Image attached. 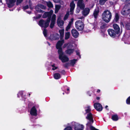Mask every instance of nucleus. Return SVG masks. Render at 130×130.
I'll use <instances>...</instances> for the list:
<instances>
[{
  "label": "nucleus",
  "mask_w": 130,
  "mask_h": 130,
  "mask_svg": "<svg viewBox=\"0 0 130 130\" xmlns=\"http://www.w3.org/2000/svg\"><path fill=\"white\" fill-rule=\"evenodd\" d=\"M68 47H70V46L69 45V46H68Z\"/></svg>",
  "instance_id": "obj_59"
},
{
  "label": "nucleus",
  "mask_w": 130,
  "mask_h": 130,
  "mask_svg": "<svg viewBox=\"0 0 130 130\" xmlns=\"http://www.w3.org/2000/svg\"><path fill=\"white\" fill-rule=\"evenodd\" d=\"M50 19H47L46 21H44L43 20H41L39 22V25L42 27L46 28L49 25Z\"/></svg>",
  "instance_id": "obj_5"
},
{
  "label": "nucleus",
  "mask_w": 130,
  "mask_h": 130,
  "mask_svg": "<svg viewBox=\"0 0 130 130\" xmlns=\"http://www.w3.org/2000/svg\"><path fill=\"white\" fill-rule=\"evenodd\" d=\"M119 19V16L117 14H116L115 15V17L114 19V20L116 22H117L118 21Z\"/></svg>",
  "instance_id": "obj_30"
},
{
  "label": "nucleus",
  "mask_w": 130,
  "mask_h": 130,
  "mask_svg": "<svg viewBox=\"0 0 130 130\" xmlns=\"http://www.w3.org/2000/svg\"><path fill=\"white\" fill-rule=\"evenodd\" d=\"M76 28L78 31H81L84 28V24L83 22L80 20L77 21L75 23Z\"/></svg>",
  "instance_id": "obj_4"
},
{
  "label": "nucleus",
  "mask_w": 130,
  "mask_h": 130,
  "mask_svg": "<svg viewBox=\"0 0 130 130\" xmlns=\"http://www.w3.org/2000/svg\"><path fill=\"white\" fill-rule=\"evenodd\" d=\"M86 118L87 119H88L90 121V122H88L87 124V126H89L90 127V128L91 130H99L91 125V122L92 123L93 122L92 115L91 113H89L87 115Z\"/></svg>",
  "instance_id": "obj_3"
},
{
  "label": "nucleus",
  "mask_w": 130,
  "mask_h": 130,
  "mask_svg": "<svg viewBox=\"0 0 130 130\" xmlns=\"http://www.w3.org/2000/svg\"><path fill=\"white\" fill-rule=\"evenodd\" d=\"M48 17L47 19L49 18L50 19L51 17V14H49L48 12H45L44 13V14L43 15V18H45L46 17Z\"/></svg>",
  "instance_id": "obj_20"
},
{
  "label": "nucleus",
  "mask_w": 130,
  "mask_h": 130,
  "mask_svg": "<svg viewBox=\"0 0 130 130\" xmlns=\"http://www.w3.org/2000/svg\"><path fill=\"white\" fill-rule=\"evenodd\" d=\"M48 12L49 13V14H51V17L52 14L53 13V10H51L50 11V12Z\"/></svg>",
  "instance_id": "obj_48"
},
{
  "label": "nucleus",
  "mask_w": 130,
  "mask_h": 130,
  "mask_svg": "<svg viewBox=\"0 0 130 130\" xmlns=\"http://www.w3.org/2000/svg\"><path fill=\"white\" fill-rule=\"evenodd\" d=\"M30 114L32 115L36 116L37 115V110L35 107H33L30 111Z\"/></svg>",
  "instance_id": "obj_17"
},
{
  "label": "nucleus",
  "mask_w": 130,
  "mask_h": 130,
  "mask_svg": "<svg viewBox=\"0 0 130 130\" xmlns=\"http://www.w3.org/2000/svg\"><path fill=\"white\" fill-rule=\"evenodd\" d=\"M73 18L71 19L70 21L69 22V24H70V25H71L73 23Z\"/></svg>",
  "instance_id": "obj_44"
},
{
  "label": "nucleus",
  "mask_w": 130,
  "mask_h": 130,
  "mask_svg": "<svg viewBox=\"0 0 130 130\" xmlns=\"http://www.w3.org/2000/svg\"><path fill=\"white\" fill-rule=\"evenodd\" d=\"M83 0H79L77 3V7L81 9H83L85 7L84 4L83 3Z\"/></svg>",
  "instance_id": "obj_12"
},
{
  "label": "nucleus",
  "mask_w": 130,
  "mask_h": 130,
  "mask_svg": "<svg viewBox=\"0 0 130 130\" xmlns=\"http://www.w3.org/2000/svg\"><path fill=\"white\" fill-rule=\"evenodd\" d=\"M83 18H84L83 17H81L80 18H79V19H83Z\"/></svg>",
  "instance_id": "obj_54"
},
{
  "label": "nucleus",
  "mask_w": 130,
  "mask_h": 130,
  "mask_svg": "<svg viewBox=\"0 0 130 130\" xmlns=\"http://www.w3.org/2000/svg\"><path fill=\"white\" fill-rule=\"evenodd\" d=\"M96 99L97 100H99L100 99V98L99 97H97L96 98Z\"/></svg>",
  "instance_id": "obj_53"
},
{
  "label": "nucleus",
  "mask_w": 130,
  "mask_h": 130,
  "mask_svg": "<svg viewBox=\"0 0 130 130\" xmlns=\"http://www.w3.org/2000/svg\"><path fill=\"white\" fill-rule=\"evenodd\" d=\"M64 43V40L58 41L56 45V48L58 49V53L59 54V58L63 62L68 61L69 60L68 58L66 56L63 55L62 51L61 46Z\"/></svg>",
  "instance_id": "obj_1"
},
{
  "label": "nucleus",
  "mask_w": 130,
  "mask_h": 130,
  "mask_svg": "<svg viewBox=\"0 0 130 130\" xmlns=\"http://www.w3.org/2000/svg\"><path fill=\"white\" fill-rule=\"evenodd\" d=\"M70 33L69 32H66L65 34V39L67 40L70 37Z\"/></svg>",
  "instance_id": "obj_26"
},
{
  "label": "nucleus",
  "mask_w": 130,
  "mask_h": 130,
  "mask_svg": "<svg viewBox=\"0 0 130 130\" xmlns=\"http://www.w3.org/2000/svg\"><path fill=\"white\" fill-rule=\"evenodd\" d=\"M70 14H73L75 6V4L73 1H72L70 3Z\"/></svg>",
  "instance_id": "obj_14"
},
{
  "label": "nucleus",
  "mask_w": 130,
  "mask_h": 130,
  "mask_svg": "<svg viewBox=\"0 0 130 130\" xmlns=\"http://www.w3.org/2000/svg\"><path fill=\"white\" fill-rule=\"evenodd\" d=\"M35 9L38 12L41 13H43V11L40 9L39 6V5L36 7Z\"/></svg>",
  "instance_id": "obj_25"
},
{
  "label": "nucleus",
  "mask_w": 130,
  "mask_h": 130,
  "mask_svg": "<svg viewBox=\"0 0 130 130\" xmlns=\"http://www.w3.org/2000/svg\"><path fill=\"white\" fill-rule=\"evenodd\" d=\"M74 51V49H69L66 51V53L68 54L72 53Z\"/></svg>",
  "instance_id": "obj_22"
},
{
  "label": "nucleus",
  "mask_w": 130,
  "mask_h": 130,
  "mask_svg": "<svg viewBox=\"0 0 130 130\" xmlns=\"http://www.w3.org/2000/svg\"><path fill=\"white\" fill-rule=\"evenodd\" d=\"M54 1L55 3H58L60 2V0H53Z\"/></svg>",
  "instance_id": "obj_50"
},
{
  "label": "nucleus",
  "mask_w": 130,
  "mask_h": 130,
  "mask_svg": "<svg viewBox=\"0 0 130 130\" xmlns=\"http://www.w3.org/2000/svg\"><path fill=\"white\" fill-rule=\"evenodd\" d=\"M76 54L77 55H78L80 57V55H79V53L78 51H76Z\"/></svg>",
  "instance_id": "obj_49"
},
{
  "label": "nucleus",
  "mask_w": 130,
  "mask_h": 130,
  "mask_svg": "<svg viewBox=\"0 0 130 130\" xmlns=\"http://www.w3.org/2000/svg\"><path fill=\"white\" fill-rule=\"evenodd\" d=\"M63 94H64V93H63Z\"/></svg>",
  "instance_id": "obj_61"
},
{
  "label": "nucleus",
  "mask_w": 130,
  "mask_h": 130,
  "mask_svg": "<svg viewBox=\"0 0 130 130\" xmlns=\"http://www.w3.org/2000/svg\"><path fill=\"white\" fill-rule=\"evenodd\" d=\"M113 27L117 34H118L120 31V28L118 25L116 24H115L113 25Z\"/></svg>",
  "instance_id": "obj_15"
},
{
  "label": "nucleus",
  "mask_w": 130,
  "mask_h": 130,
  "mask_svg": "<svg viewBox=\"0 0 130 130\" xmlns=\"http://www.w3.org/2000/svg\"><path fill=\"white\" fill-rule=\"evenodd\" d=\"M130 12V5H126L123 8L122 11L121 13L124 15H128Z\"/></svg>",
  "instance_id": "obj_6"
},
{
  "label": "nucleus",
  "mask_w": 130,
  "mask_h": 130,
  "mask_svg": "<svg viewBox=\"0 0 130 130\" xmlns=\"http://www.w3.org/2000/svg\"><path fill=\"white\" fill-rule=\"evenodd\" d=\"M90 10L88 8H86L84 9L82 12L83 15L86 16L89 13Z\"/></svg>",
  "instance_id": "obj_16"
},
{
  "label": "nucleus",
  "mask_w": 130,
  "mask_h": 130,
  "mask_svg": "<svg viewBox=\"0 0 130 130\" xmlns=\"http://www.w3.org/2000/svg\"><path fill=\"white\" fill-rule=\"evenodd\" d=\"M51 66L52 67V70H55L57 68V67L55 66L54 64L52 65Z\"/></svg>",
  "instance_id": "obj_36"
},
{
  "label": "nucleus",
  "mask_w": 130,
  "mask_h": 130,
  "mask_svg": "<svg viewBox=\"0 0 130 130\" xmlns=\"http://www.w3.org/2000/svg\"><path fill=\"white\" fill-rule=\"evenodd\" d=\"M46 32L47 31L45 29H44L43 31V33L44 36L46 37L47 36H46Z\"/></svg>",
  "instance_id": "obj_42"
},
{
  "label": "nucleus",
  "mask_w": 130,
  "mask_h": 130,
  "mask_svg": "<svg viewBox=\"0 0 130 130\" xmlns=\"http://www.w3.org/2000/svg\"><path fill=\"white\" fill-rule=\"evenodd\" d=\"M86 113H89L91 111V109L90 108L89 106H88L87 107V109L85 110Z\"/></svg>",
  "instance_id": "obj_35"
},
{
  "label": "nucleus",
  "mask_w": 130,
  "mask_h": 130,
  "mask_svg": "<svg viewBox=\"0 0 130 130\" xmlns=\"http://www.w3.org/2000/svg\"><path fill=\"white\" fill-rule=\"evenodd\" d=\"M112 14L110 11L108 10L104 11L102 14V19L107 23L109 22L111 19Z\"/></svg>",
  "instance_id": "obj_2"
},
{
  "label": "nucleus",
  "mask_w": 130,
  "mask_h": 130,
  "mask_svg": "<svg viewBox=\"0 0 130 130\" xmlns=\"http://www.w3.org/2000/svg\"><path fill=\"white\" fill-rule=\"evenodd\" d=\"M6 1L8 7L11 8L14 6L16 0H6Z\"/></svg>",
  "instance_id": "obj_7"
},
{
  "label": "nucleus",
  "mask_w": 130,
  "mask_h": 130,
  "mask_svg": "<svg viewBox=\"0 0 130 130\" xmlns=\"http://www.w3.org/2000/svg\"><path fill=\"white\" fill-rule=\"evenodd\" d=\"M29 8V7L28 5H26L23 7V9L24 10H25L28 9Z\"/></svg>",
  "instance_id": "obj_45"
},
{
  "label": "nucleus",
  "mask_w": 130,
  "mask_h": 130,
  "mask_svg": "<svg viewBox=\"0 0 130 130\" xmlns=\"http://www.w3.org/2000/svg\"><path fill=\"white\" fill-rule=\"evenodd\" d=\"M23 0H17L16 4L18 5L22 3L23 1Z\"/></svg>",
  "instance_id": "obj_33"
},
{
  "label": "nucleus",
  "mask_w": 130,
  "mask_h": 130,
  "mask_svg": "<svg viewBox=\"0 0 130 130\" xmlns=\"http://www.w3.org/2000/svg\"><path fill=\"white\" fill-rule=\"evenodd\" d=\"M126 102L127 104H130V96L127 99Z\"/></svg>",
  "instance_id": "obj_39"
},
{
  "label": "nucleus",
  "mask_w": 130,
  "mask_h": 130,
  "mask_svg": "<svg viewBox=\"0 0 130 130\" xmlns=\"http://www.w3.org/2000/svg\"><path fill=\"white\" fill-rule=\"evenodd\" d=\"M64 29L59 30V32L61 38H62L64 36Z\"/></svg>",
  "instance_id": "obj_24"
},
{
  "label": "nucleus",
  "mask_w": 130,
  "mask_h": 130,
  "mask_svg": "<svg viewBox=\"0 0 130 130\" xmlns=\"http://www.w3.org/2000/svg\"><path fill=\"white\" fill-rule=\"evenodd\" d=\"M112 119L113 121H116L118 120V117L117 115H115L112 116Z\"/></svg>",
  "instance_id": "obj_27"
},
{
  "label": "nucleus",
  "mask_w": 130,
  "mask_h": 130,
  "mask_svg": "<svg viewBox=\"0 0 130 130\" xmlns=\"http://www.w3.org/2000/svg\"><path fill=\"white\" fill-rule=\"evenodd\" d=\"M39 8H41L42 9H45L46 8V7L41 4H39Z\"/></svg>",
  "instance_id": "obj_32"
},
{
  "label": "nucleus",
  "mask_w": 130,
  "mask_h": 130,
  "mask_svg": "<svg viewBox=\"0 0 130 130\" xmlns=\"http://www.w3.org/2000/svg\"><path fill=\"white\" fill-rule=\"evenodd\" d=\"M80 11V10L78 8V7H77V8L76 9V13H78Z\"/></svg>",
  "instance_id": "obj_47"
},
{
  "label": "nucleus",
  "mask_w": 130,
  "mask_h": 130,
  "mask_svg": "<svg viewBox=\"0 0 130 130\" xmlns=\"http://www.w3.org/2000/svg\"><path fill=\"white\" fill-rule=\"evenodd\" d=\"M59 36L57 34H56L53 35L51 36L50 37L51 39L53 40H56L58 39L59 38Z\"/></svg>",
  "instance_id": "obj_18"
},
{
  "label": "nucleus",
  "mask_w": 130,
  "mask_h": 130,
  "mask_svg": "<svg viewBox=\"0 0 130 130\" xmlns=\"http://www.w3.org/2000/svg\"><path fill=\"white\" fill-rule=\"evenodd\" d=\"M29 95H30V94H29Z\"/></svg>",
  "instance_id": "obj_63"
},
{
  "label": "nucleus",
  "mask_w": 130,
  "mask_h": 130,
  "mask_svg": "<svg viewBox=\"0 0 130 130\" xmlns=\"http://www.w3.org/2000/svg\"><path fill=\"white\" fill-rule=\"evenodd\" d=\"M56 18V15L55 14H53L51 20V23L50 25V28H53L55 22Z\"/></svg>",
  "instance_id": "obj_11"
},
{
  "label": "nucleus",
  "mask_w": 130,
  "mask_h": 130,
  "mask_svg": "<svg viewBox=\"0 0 130 130\" xmlns=\"http://www.w3.org/2000/svg\"><path fill=\"white\" fill-rule=\"evenodd\" d=\"M108 32L109 35L111 37L114 38L116 36V35L117 34L116 31L111 29H109L108 30Z\"/></svg>",
  "instance_id": "obj_9"
},
{
  "label": "nucleus",
  "mask_w": 130,
  "mask_h": 130,
  "mask_svg": "<svg viewBox=\"0 0 130 130\" xmlns=\"http://www.w3.org/2000/svg\"><path fill=\"white\" fill-rule=\"evenodd\" d=\"M71 26V25H70V24H69L66 27V31H68L69 30Z\"/></svg>",
  "instance_id": "obj_38"
},
{
  "label": "nucleus",
  "mask_w": 130,
  "mask_h": 130,
  "mask_svg": "<svg viewBox=\"0 0 130 130\" xmlns=\"http://www.w3.org/2000/svg\"><path fill=\"white\" fill-rule=\"evenodd\" d=\"M94 106V107L97 111H101L102 110V107L101 104L99 103H95Z\"/></svg>",
  "instance_id": "obj_10"
},
{
  "label": "nucleus",
  "mask_w": 130,
  "mask_h": 130,
  "mask_svg": "<svg viewBox=\"0 0 130 130\" xmlns=\"http://www.w3.org/2000/svg\"><path fill=\"white\" fill-rule=\"evenodd\" d=\"M29 6L30 8V9L31 10H32L33 9V8L32 6V3H31V2L30 1H29Z\"/></svg>",
  "instance_id": "obj_40"
},
{
  "label": "nucleus",
  "mask_w": 130,
  "mask_h": 130,
  "mask_svg": "<svg viewBox=\"0 0 130 130\" xmlns=\"http://www.w3.org/2000/svg\"><path fill=\"white\" fill-rule=\"evenodd\" d=\"M69 43H66L64 44L62 46V48H64L65 47H66L69 44Z\"/></svg>",
  "instance_id": "obj_43"
},
{
  "label": "nucleus",
  "mask_w": 130,
  "mask_h": 130,
  "mask_svg": "<svg viewBox=\"0 0 130 130\" xmlns=\"http://www.w3.org/2000/svg\"><path fill=\"white\" fill-rule=\"evenodd\" d=\"M64 130H72V127L70 126H68L66 127Z\"/></svg>",
  "instance_id": "obj_41"
},
{
  "label": "nucleus",
  "mask_w": 130,
  "mask_h": 130,
  "mask_svg": "<svg viewBox=\"0 0 130 130\" xmlns=\"http://www.w3.org/2000/svg\"><path fill=\"white\" fill-rule=\"evenodd\" d=\"M126 27L127 29H130V23H127L126 24Z\"/></svg>",
  "instance_id": "obj_37"
},
{
  "label": "nucleus",
  "mask_w": 130,
  "mask_h": 130,
  "mask_svg": "<svg viewBox=\"0 0 130 130\" xmlns=\"http://www.w3.org/2000/svg\"><path fill=\"white\" fill-rule=\"evenodd\" d=\"M27 12L29 14H30L31 13V11H28Z\"/></svg>",
  "instance_id": "obj_55"
},
{
  "label": "nucleus",
  "mask_w": 130,
  "mask_h": 130,
  "mask_svg": "<svg viewBox=\"0 0 130 130\" xmlns=\"http://www.w3.org/2000/svg\"><path fill=\"white\" fill-rule=\"evenodd\" d=\"M77 61L76 59H73L71 61V64L72 66H73L75 63L76 61Z\"/></svg>",
  "instance_id": "obj_31"
},
{
  "label": "nucleus",
  "mask_w": 130,
  "mask_h": 130,
  "mask_svg": "<svg viewBox=\"0 0 130 130\" xmlns=\"http://www.w3.org/2000/svg\"><path fill=\"white\" fill-rule=\"evenodd\" d=\"M60 8V6L59 5H56L55 6V12L56 13L58 12Z\"/></svg>",
  "instance_id": "obj_23"
},
{
  "label": "nucleus",
  "mask_w": 130,
  "mask_h": 130,
  "mask_svg": "<svg viewBox=\"0 0 130 130\" xmlns=\"http://www.w3.org/2000/svg\"><path fill=\"white\" fill-rule=\"evenodd\" d=\"M99 11V9L98 8H96L95 9L94 11L93 14L95 18H97Z\"/></svg>",
  "instance_id": "obj_19"
},
{
  "label": "nucleus",
  "mask_w": 130,
  "mask_h": 130,
  "mask_svg": "<svg viewBox=\"0 0 130 130\" xmlns=\"http://www.w3.org/2000/svg\"><path fill=\"white\" fill-rule=\"evenodd\" d=\"M107 0H100V4L101 5H103Z\"/></svg>",
  "instance_id": "obj_29"
},
{
  "label": "nucleus",
  "mask_w": 130,
  "mask_h": 130,
  "mask_svg": "<svg viewBox=\"0 0 130 130\" xmlns=\"http://www.w3.org/2000/svg\"><path fill=\"white\" fill-rule=\"evenodd\" d=\"M0 3H2V1L1 0H0Z\"/></svg>",
  "instance_id": "obj_57"
},
{
  "label": "nucleus",
  "mask_w": 130,
  "mask_h": 130,
  "mask_svg": "<svg viewBox=\"0 0 130 130\" xmlns=\"http://www.w3.org/2000/svg\"><path fill=\"white\" fill-rule=\"evenodd\" d=\"M74 1H77L78 0H74Z\"/></svg>",
  "instance_id": "obj_58"
},
{
  "label": "nucleus",
  "mask_w": 130,
  "mask_h": 130,
  "mask_svg": "<svg viewBox=\"0 0 130 130\" xmlns=\"http://www.w3.org/2000/svg\"><path fill=\"white\" fill-rule=\"evenodd\" d=\"M67 90H68H68H69V89H67Z\"/></svg>",
  "instance_id": "obj_60"
},
{
  "label": "nucleus",
  "mask_w": 130,
  "mask_h": 130,
  "mask_svg": "<svg viewBox=\"0 0 130 130\" xmlns=\"http://www.w3.org/2000/svg\"><path fill=\"white\" fill-rule=\"evenodd\" d=\"M23 130H25L24 129H23Z\"/></svg>",
  "instance_id": "obj_64"
},
{
  "label": "nucleus",
  "mask_w": 130,
  "mask_h": 130,
  "mask_svg": "<svg viewBox=\"0 0 130 130\" xmlns=\"http://www.w3.org/2000/svg\"><path fill=\"white\" fill-rule=\"evenodd\" d=\"M41 16V15L40 14H39L38 15V17H36V18L37 19H38L39 18H40Z\"/></svg>",
  "instance_id": "obj_51"
},
{
  "label": "nucleus",
  "mask_w": 130,
  "mask_h": 130,
  "mask_svg": "<svg viewBox=\"0 0 130 130\" xmlns=\"http://www.w3.org/2000/svg\"><path fill=\"white\" fill-rule=\"evenodd\" d=\"M46 3L48 7L49 8H52L53 7V4L50 1L47 2Z\"/></svg>",
  "instance_id": "obj_28"
},
{
  "label": "nucleus",
  "mask_w": 130,
  "mask_h": 130,
  "mask_svg": "<svg viewBox=\"0 0 130 130\" xmlns=\"http://www.w3.org/2000/svg\"><path fill=\"white\" fill-rule=\"evenodd\" d=\"M71 33L73 36L75 38H77L79 35V33L75 29H73L71 30Z\"/></svg>",
  "instance_id": "obj_13"
},
{
  "label": "nucleus",
  "mask_w": 130,
  "mask_h": 130,
  "mask_svg": "<svg viewBox=\"0 0 130 130\" xmlns=\"http://www.w3.org/2000/svg\"><path fill=\"white\" fill-rule=\"evenodd\" d=\"M23 94V91H20L19 92V93L18 94V97H19V94H20L21 95H22Z\"/></svg>",
  "instance_id": "obj_46"
},
{
  "label": "nucleus",
  "mask_w": 130,
  "mask_h": 130,
  "mask_svg": "<svg viewBox=\"0 0 130 130\" xmlns=\"http://www.w3.org/2000/svg\"><path fill=\"white\" fill-rule=\"evenodd\" d=\"M54 78L56 79H58L61 77L60 74L58 73H56L54 74Z\"/></svg>",
  "instance_id": "obj_21"
},
{
  "label": "nucleus",
  "mask_w": 130,
  "mask_h": 130,
  "mask_svg": "<svg viewBox=\"0 0 130 130\" xmlns=\"http://www.w3.org/2000/svg\"><path fill=\"white\" fill-rule=\"evenodd\" d=\"M100 90L98 89L97 90V92H100Z\"/></svg>",
  "instance_id": "obj_52"
},
{
  "label": "nucleus",
  "mask_w": 130,
  "mask_h": 130,
  "mask_svg": "<svg viewBox=\"0 0 130 130\" xmlns=\"http://www.w3.org/2000/svg\"><path fill=\"white\" fill-rule=\"evenodd\" d=\"M61 17L60 16L58 17L57 20V23L58 26L62 28L64 24L63 21L61 20Z\"/></svg>",
  "instance_id": "obj_8"
},
{
  "label": "nucleus",
  "mask_w": 130,
  "mask_h": 130,
  "mask_svg": "<svg viewBox=\"0 0 130 130\" xmlns=\"http://www.w3.org/2000/svg\"><path fill=\"white\" fill-rule=\"evenodd\" d=\"M108 107V106H106L105 107V108L106 109H107V108Z\"/></svg>",
  "instance_id": "obj_56"
},
{
  "label": "nucleus",
  "mask_w": 130,
  "mask_h": 130,
  "mask_svg": "<svg viewBox=\"0 0 130 130\" xmlns=\"http://www.w3.org/2000/svg\"><path fill=\"white\" fill-rule=\"evenodd\" d=\"M48 45H50V44H49V43H48Z\"/></svg>",
  "instance_id": "obj_62"
},
{
  "label": "nucleus",
  "mask_w": 130,
  "mask_h": 130,
  "mask_svg": "<svg viewBox=\"0 0 130 130\" xmlns=\"http://www.w3.org/2000/svg\"><path fill=\"white\" fill-rule=\"evenodd\" d=\"M69 15V12H67L66 14L65 15L64 18V20H66L68 17V16Z\"/></svg>",
  "instance_id": "obj_34"
}]
</instances>
